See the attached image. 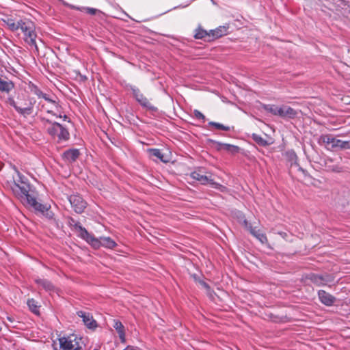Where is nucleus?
Masks as SVG:
<instances>
[{"instance_id": "f257e3e1", "label": "nucleus", "mask_w": 350, "mask_h": 350, "mask_svg": "<svg viewBox=\"0 0 350 350\" xmlns=\"http://www.w3.org/2000/svg\"><path fill=\"white\" fill-rule=\"evenodd\" d=\"M4 23L11 31H16L21 29L23 34V40L36 51L38 48L36 43L37 33L34 23L28 18H20L16 20L12 17H7L3 20Z\"/></svg>"}, {"instance_id": "a878e982", "label": "nucleus", "mask_w": 350, "mask_h": 350, "mask_svg": "<svg viewBox=\"0 0 350 350\" xmlns=\"http://www.w3.org/2000/svg\"><path fill=\"white\" fill-rule=\"evenodd\" d=\"M70 8L74 10H79V11H85L86 13L90 15H95L96 14L100 12V10L89 7H77L75 5H71Z\"/></svg>"}, {"instance_id": "b1692460", "label": "nucleus", "mask_w": 350, "mask_h": 350, "mask_svg": "<svg viewBox=\"0 0 350 350\" xmlns=\"http://www.w3.org/2000/svg\"><path fill=\"white\" fill-rule=\"evenodd\" d=\"M250 233L256 237L260 243H267L268 240L267 236L265 233L262 232L260 230H256V228L250 226Z\"/></svg>"}, {"instance_id": "f3484780", "label": "nucleus", "mask_w": 350, "mask_h": 350, "mask_svg": "<svg viewBox=\"0 0 350 350\" xmlns=\"http://www.w3.org/2000/svg\"><path fill=\"white\" fill-rule=\"evenodd\" d=\"M211 32L207 31L206 30L202 29L200 26H199L196 29L194 34V38L196 39H203L205 41L211 42L212 41Z\"/></svg>"}, {"instance_id": "aec40b11", "label": "nucleus", "mask_w": 350, "mask_h": 350, "mask_svg": "<svg viewBox=\"0 0 350 350\" xmlns=\"http://www.w3.org/2000/svg\"><path fill=\"white\" fill-rule=\"evenodd\" d=\"M228 26H219L215 29L210 30L212 41L227 34Z\"/></svg>"}, {"instance_id": "f8f14e48", "label": "nucleus", "mask_w": 350, "mask_h": 350, "mask_svg": "<svg viewBox=\"0 0 350 350\" xmlns=\"http://www.w3.org/2000/svg\"><path fill=\"white\" fill-rule=\"evenodd\" d=\"M67 220L68 225L78 233V237L85 241L90 234L88 230L81 225L80 222L76 221L72 217H68Z\"/></svg>"}, {"instance_id": "c756f323", "label": "nucleus", "mask_w": 350, "mask_h": 350, "mask_svg": "<svg viewBox=\"0 0 350 350\" xmlns=\"http://www.w3.org/2000/svg\"><path fill=\"white\" fill-rule=\"evenodd\" d=\"M252 139L259 145L260 146H266L267 145V141L263 139L261 136L257 134L252 135Z\"/></svg>"}, {"instance_id": "72a5a7b5", "label": "nucleus", "mask_w": 350, "mask_h": 350, "mask_svg": "<svg viewBox=\"0 0 350 350\" xmlns=\"http://www.w3.org/2000/svg\"><path fill=\"white\" fill-rule=\"evenodd\" d=\"M265 109L266 111L271 113L272 114L276 116L278 107L275 106V105H269L265 106Z\"/></svg>"}, {"instance_id": "7ed1b4c3", "label": "nucleus", "mask_w": 350, "mask_h": 350, "mask_svg": "<svg viewBox=\"0 0 350 350\" xmlns=\"http://www.w3.org/2000/svg\"><path fill=\"white\" fill-rule=\"evenodd\" d=\"M318 143L321 145H325L328 150H347L350 149V140H341L333 137L330 134L321 135Z\"/></svg>"}, {"instance_id": "4468645a", "label": "nucleus", "mask_w": 350, "mask_h": 350, "mask_svg": "<svg viewBox=\"0 0 350 350\" xmlns=\"http://www.w3.org/2000/svg\"><path fill=\"white\" fill-rule=\"evenodd\" d=\"M29 207L33 208L35 211L41 213L48 219H53L54 214L50 211V208L37 202L36 200Z\"/></svg>"}, {"instance_id": "ddd939ff", "label": "nucleus", "mask_w": 350, "mask_h": 350, "mask_svg": "<svg viewBox=\"0 0 350 350\" xmlns=\"http://www.w3.org/2000/svg\"><path fill=\"white\" fill-rule=\"evenodd\" d=\"M324 167L326 171L330 172L340 173L343 172L344 167L339 162L330 157H326L324 159Z\"/></svg>"}, {"instance_id": "a211bd4d", "label": "nucleus", "mask_w": 350, "mask_h": 350, "mask_svg": "<svg viewBox=\"0 0 350 350\" xmlns=\"http://www.w3.org/2000/svg\"><path fill=\"white\" fill-rule=\"evenodd\" d=\"M35 282L44 289L46 292L51 293L54 292L55 286L52 282L46 279L37 278L35 280Z\"/></svg>"}, {"instance_id": "e433bc0d", "label": "nucleus", "mask_w": 350, "mask_h": 350, "mask_svg": "<svg viewBox=\"0 0 350 350\" xmlns=\"http://www.w3.org/2000/svg\"><path fill=\"white\" fill-rule=\"evenodd\" d=\"M46 101L53 104L57 109H58L60 107L59 105L55 100L51 98L49 96L46 99Z\"/></svg>"}, {"instance_id": "4c0bfd02", "label": "nucleus", "mask_w": 350, "mask_h": 350, "mask_svg": "<svg viewBox=\"0 0 350 350\" xmlns=\"http://www.w3.org/2000/svg\"><path fill=\"white\" fill-rule=\"evenodd\" d=\"M200 284L206 290H209L210 289V286L206 282H205L204 281H200Z\"/></svg>"}, {"instance_id": "2eb2a0df", "label": "nucleus", "mask_w": 350, "mask_h": 350, "mask_svg": "<svg viewBox=\"0 0 350 350\" xmlns=\"http://www.w3.org/2000/svg\"><path fill=\"white\" fill-rule=\"evenodd\" d=\"M77 314L82 319L83 322L88 328L94 329L97 327V323L93 319L90 313L84 311H78L77 312Z\"/></svg>"}, {"instance_id": "6e6552de", "label": "nucleus", "mask_w": 350, "mask_h": 350, "mask_svg": "<svg viewBox=\"0 0 350 350\" xmlns=\"http://www.w3.org/2000/svg\"><path fill=\"white\" fill-rule=\"evenodd\" d=\"M85 241L94 248H98L103 246L106 248L113 249L116 246V243L110 237H100L99 239H97L90 233Z\"/></svg>"}, {"instance_id": "6ab92c4d", "label": "nucleus", "mask_w": 350, "mask_h": 350, "mask_svg": "<svg viewBox=\"0 0 350 350\" xmlns=\"http://www.w3.org/2000/svg\"><path fill=\"white\" fill-rule=\"evenodd\" d=\"M80 153L78 149L73 148V149H69L66 151H65L63 154V157L65 160H66L68 162H74L75 161L77 158L79 157Z\"/></svg>"}, {"instance_id": "4be33fe9", "label": "nucleus", "mask_w": 350, "mask_h": 350, "mask_svg": "<svg viewBox=\"0 0 350 350\" xmlns=\"http://www.w3.org/2000/svg\"><path fill=\"white\" fill-rule=\"evenodd\" d=\"M113 327L117 331L121 342H125V330L122 322L119 320H114Z\"/></svg>"}, {"instance_id": "9b49d317", "label": "nucleus", "mask_w": 350, "mask_h": 350, "mask_svg": "<svg viewBox=\"0 0 350 350\" xmlns=\"http://www.w3.org/2000/svg\"><path fill=\"white\" fill-rule=\"evenodd\" d=\"M308 278L317 286H325L328 283L332 282L334 280V277L330 274L319 275L315 273H310L308 275Z\"/></svg>"}, {"instance_id": "79ce46f5", "label": "nucleus", "mask_w": 350, "mask_h": 350, "mask_svg": "<svg viewBox=\"0 0 350 350\" xmlns=\"http://www.w3.org/2000/svg\"><path fill=\"white\" fill-rule=\"evenodd\" d=\"M62 118H63L64 120H66L68 118V116L66 115L62 116Z\"/></svg>"}, {"instance_id": "a19ab883", "label": "nucleus", "mask_w": 350, "mask_h": 350, "mask_svg": "<svg viewBox=\"0 0 350 350\" xmlns=\"http://www.w3.org/2000/svg\"><path fill=\"white\" fill-rule=\"evenodd\" d=\"M243 223H244V225L245 226V227L248 228L250 229V226H251L248 224V222L246 219H244Z\"/></svg>"}, {"instance_id": "423d86ee", "label": "nucleus", "mask_w": 350, "mask_h": 350, "mask_svg": "<svg viewBox=\"0 0 350 350\" xmlns=\"http://www.w3.org/2000/svg\"><path fill=\"white\" fill-rule=\"evenodd\" d=\"M46 132L52 137H57L58 142L66 141L70 137L68 131L57 122H54V123L51 124V126H48Z\"/></svg>"}, {"instance_id": "c9c22d12", "label": "nucleus", "mask_w": 350, "mask_h": 350, "mask_svg": "<svg viewBox=\"0 0 350 350\" xmlns=\"http://www.w3.org/2000/svg\"><path fill=\"white\" fill-rule=\"evenodd\" d=\"M46 101L53 104L57 109H58L60 107L59 105L55 100L51 98L49 96L46 99Z\"/></svg>"}, {"instance_id": "f704fd0d", "label": "nucleus", "mask_w": 350, "mask_h": 350, "mask_svg": "<svg viewBox=\"0 0 350 350\" xmlns=\"http://www.w3.org/2000/svg\"><path fill=\"white\" fill-rule=\"evenodd\" d=\"M276 116H279L280 117H284V106L281 107H278Z\"/></svg>"}, {"instance_id": "5701e85b", "label": "nucleus", "mask_w": 350, "mask_h": 350, "mask_svg": "<svg viewBox=\"0 0 350 350\" xmlns=\"http://www.w3.org/2000/svg\"><path fill=\"white\" fill-rule=\"evenodd\" d=\"M218 150H224L229 153L234 154L239 151V147L225 143L218 142Z\"/></svg>"}, {"instance_id": "58836bf2", "label": "nucleus", "mask_w": 350, "mask_h": 350, "mask_svg": "<svg viewBox=\"0 0 350 350\" xmlns=\"http://www.w3.org/2000/svg\"><path fill=\"white\" fill-rule=\"evenodd\" d=\"M46 112H47V113L51 114L57 118H62V115H57L51 110H47Z\"/></svg>"}, {"instance_id": "dca6fc26", "label": "nucleus", "mask_w": 350, "mask_h": 350, "mask_svg": "<svg viewBox=\"0 0 350 350\" xmlns=\"http://www.w3.org/2000/svg\"><path fill=\"white\" fill-rule=\"evenodd\" d=\"M318 296L320 301L327 306H332L336 301L334 296L324 290H319Z\"/></svg>"}, {"instance_id": "ea45409f", "label": "nucleus", "mask_w": 350, "mask_h": 350, "mask_svg": "<svg viewBox=\"0 0 350 350\" xmlns=\"http://www.w3.org/2000/svg\"><path fill=\"white\" fill-rule=\"evenodd\" d=\"M49 97V96L45 93H42V96H40V98H44L45 100Z\"/></svg>"}, {"instance_id": "9d476101", "label": "nucleus", "mask_w": 350, "mask_h": 350, "mask_svg": "<svg viewBox=\"0 0 350 350\" xmlns=\"http://www.w3.org/2000/svg\"><path fill=\"white\" fill-rule=\"evenodd\" d=\"M68 200L75 213H82L87 206V202L78 194H73L68 196Z\"/></svg>"}, {"instance_id": "7c9ffc66", "label": "nucleus", "mask_w": 350, "mask_h": 350, "mask_svg": "<svg viewBox=\"0 0 350 350\" xmlns=\"http://www.w3.org/2000/svg\"><path fill=\"white\" fill-rule=\"evenodd\" d=\"M29 89L32 93L36 95L38 98H40L42 92L39 89V88L37 85H34L33 83H31L29 85Z\"/></svg>"}, {"instance_id": "f03ea898", "label": "nucleus", "mask_w": 350, "mask_h": 350, "mask_svg": "<svg viewBox=\"0 0 350 350\" xmlns=\"http://www.w3.org/2000/svg\"><path fill=\"white\" fill-rule=\"evenodd\" d=\"M17 178L14 179L10 185L13 194L26 206H29L36 200L28 179L18 170Z\"/></svg>"}, {"instance_id": "0eeeda50", "label": "nucleus", "mask_w": 350, "mask_h": 350, "mask_svg": "<svg viewBox=\"0 0 350 350\" xmlns=\"http://www.w3.org/2000/svg\"><path fill=\"white\" fill-rule=\"evenodd\" d=\"M191 177L193 179L199 181L202 185L209 184L213 188L217 189L221 191H224L226 190V187L215 182L211 178V176L204 175L201 170H198L197 171L191 172Z\"/></svg>"}, {"instance_id": "bb28decb", "label": "nucleus", "mask_w": 350, "mask_h": 350, "mask_svg": "<svg viewBox=\"0 0 350 350\" xmlns=\"http://www.w3.org/2000/svg\"><path fill=\"white\" fill-rule=\"evenodd\" d=\"M27 306L29 308V310L34 314H39V306H38V303L36 300L33 299H29L27 300Z\"/></svg>"}, {"instance_id": "2f4dec72", "label": "nucleus", "mask_w": 350, "mask_h": 350, "mask_svg": "<svg viewBox=\"0 0 350 350\" xmlns=\"http://www.w3.org/2000/svg\"><path fill=\"white\" fill-rule=\"evenodd\" d=\"M193 113L194 116L197 119L202 120V122H203V123L205 122L206 118H205L204 115L202 113H201L199 110L194 109Z\"/></svg>"}, {"instance_id": "393cba45", "label": "nucleus", "mask_w": 350, "mask_h": 350, "mask_svg": "<svg viewBox=\"0 0 350 350\" xmlns=\"http://www.w3.org/2000/svg\"><path fill=\"white\" fill-rule=\"evenodd\" d=\"M14 87V83L11 81H5L0 78V91L9 92Z\"/></svg>"}, {"instance_id": "1a4fd4ad", "label": "nucleus", "mask_w": 350, "mask_h": 350, "mask_svg": "<svg viewBox=\"0 0 350 350\" xmlns=\"http://www.w3.org/2000/svg\"><path fill=\"white\" fill-rule=\"evenodd\" d=\"M124 88L126 90H131L132 92L133 97L142 107L151 110L155 109V107L151 105L148 98L144 96L138 88L128 83L124 85Z\"/></svg>"}, {"instance_id": "20e7f679", "label": "nucleus", "mask_w": 350, "mask_h": 350, "mask_svg": "<svg viewBox=\"0 0 350 350\" xmlns=\"http://www.w3.org/2000/svg\"><path fill=\"white\" fill-rule=\"evenodd\" d=\"M60 350H82L83 341L82 338L75 334L62 336L59 338Z\"/></svg>"}, {"instance_id": "39448f33", "label": "nucleus", "mask_w": 350, "mask_h": 350, "mask_svg": "<svg viewBox=\"0 0 350 350\" xmlns=\"http://www.w3.org/2000/svg\"><path fill=\"white\" fill-rule=\"evenodd\" d=\"M9 104L22 116L26 118L31 115L33 111L35 102L27 97L24 99V103L21 100L16 102L13 98H8Z\"/></svg>"}, {"instance_id": "c85d7f7f", "label": "nucleus", "mask_w": 350, "mask_h": 350, "mask_svg": "<svg viewBox=\"0 0 350 350\" xmlns=\"http://www.w3.org/2000/svg\"><path fill=\"white\" fill-rule=\"evenodd\" d=\"M208 125L215 127L217 129L222 130L225 131H229L230 130V126H225L221 123L215 122H209Z\"/></svg>"}, {"instance_id": "473e14b6", "label": "nucleus", "mask_w": 350, "mask_h": 350, "mask_svg": "<svg viewBox=\"0 0 350 350\" xmlns=\"http://www.w3.org/2000/svg\"><path fill=\"white\" fill-rule=\"evenodd\" d=\"M40 122L42 123L43 126L46 129L48 126H51V124L54 123V122L49 120L45 117L40 116L39 118Z\"/></svg>"}, {"instance_id": "412c9836", "label": "nucleus", "mask_w": 350, "mask_h": 350, "mask_svg": "<svg viewBox=\"0 0 350 350\" xmlns=\"http://www.w3.org/2000/svg\"><path fill=\"white\" fill-rule=\"evenodd\" d=\"M148 152H149L150 157H154L157 160L163 163H167L169 161L168 159L162 153L160 149L149 148L148 149Z\"/></svg>"}, {"instance_id": "cd10ccee", "label": "nucleus", "mask_w": 350, "mask_h": 350, "mask_svg": "<svg viewBox=\"0 0 350 350\" xmlns=\"http://www.w3.org/2000/svg\"><path fill=\"white\" fill-rule=\"evenodd\" d=\"M297 115L296 111L291 107L284 106V117L295 118Z\"/></svg>"}]
</instances>
